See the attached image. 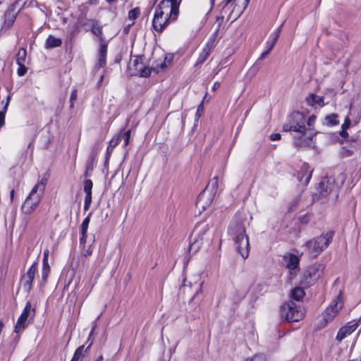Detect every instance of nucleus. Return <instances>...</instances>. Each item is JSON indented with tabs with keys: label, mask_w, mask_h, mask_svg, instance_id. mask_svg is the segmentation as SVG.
Instances as JSON below:
<instances>
[{
	"label": "nucleus",
	"mask_w": 361,
	"mask_h": 361,
	"mask_svg": "<svg viewBox=\"0 0 361 361\" xmlns=\"http://www.w3.org/2000/svg\"><path fill=\"white\" fill-rule=\"evenodd\" d=\"M305 121V117L302 114L294 112L288 118L283 129L286 132L294 131L298 134H302L306 130Z\"/></svg>",
	"instance_id": "39448f33"
},
{
	"label": "nucleus",
	"mask_w": 361,
	"mask_h": 361,
	"mask_svg": "<svg viewBox=\"0 0 361 361\" xmlns=\"http://www.w3.org/2000/svg\"><path fill=\"white\" fill-rule=\"evenodd\" d=\"M96 156L97 154L92 153V155L90 157V160L86 166L85 172L84 173L85 177L90 176L92 174V172L94 169V166L95 164V160H96Z\"/></svg>",
	"instance_id": "b1692460"
},
{
	"label": "nucleus",
	"mask_w": 361,
	"mask_h": 361,
	"mask_svg": "<svg viewBox=\"0 0 361 361\" xmlns=\"http://www.w3.org/2000/svg\"><path fill=\"white\" fill-rule=\"evenodd\" d=\"M312 170L307 163H303L300 171L298 174V179L303 185H307L312 177Z\"/></svg>",
	"instance_id": "2eb2a0df"
},
{
	"label": "nucleus",
	"mask_w": 361,
	"mask_h": 361,
	"mask_svg": "<svg viewBox=\"0 0 361 361\" xmlns=\"http://www.w3.org/2000/svg\"><path fill=\"white\" fill-rule=\"evenodd\" d=\"M220 87V82H215L213 85L212 90L215 91L216 90L219 89Z\"/></svg>",
	"instance_id": "864d4df0"
},
{
	"label": "nucleus",
	"mask_w": 361,
	"mask_h": 361,
	"mask_svg": "<svg viewBox=\"0 0 361 361\" xmlns=\"http://www.w3.org/2000/svg\"><path fill=\"white\" fill-rule=\"evenodd\" d=\"M81 238H80V244L81 245H85V243H86V240H87V233H81Z\"/></svg>",
	"instance_id": "a18cd8bd"
},
{
	"label": "nucleus",
	"mask_w": 361,
	"mask_h": 361,
	"mask_svg": "<svg viewBox=\"0 0 361 361\" xmlns=\"http://www.w3.org/2000/svg\"><path fill=\"white\" fill-rule=\"evenodd\" d=\"M215 37L211 36L200 52L196 62V66L204 63L215 47Z\"/></svg>",
	"instance_id": "f8f14e48"
},
{
	"label": "nucleus",
	"mask_w": 361,
	"mask_h": 361,
	"mask_svg": "<svg viewBox=\"0 0 361 361\" xmlns=\"http://www.w3.org/2000/svg\"><path fill=\"white\" fill-rule=\"evenodd\" d=\"M93 183L90 179H87L84 182V192H85V197H92V189Z\"/></svg>",
	"instance_id": "bb28decb"
},
{
	"label": "nucleus",
	"mask_w": 361,
	"mask_h": 361,
	"mask_svg": "<svg viewBox=\"0 0 361 361\" xmlns=\"http://www.w3.org/2000/svg\"><path fill=\"white\" fill-rule=\"evenodd\" d=\"M49 254V250L46 249L44 251V253H43V259H42V264L43 265L49 264V262H48Z\"/></svg>",
	"instance_id": "a19ab883"
},
{
	"label": "nucleus",
	"mask_w": 361,
	"mask_h": 361,
	"mask_svg": "<svg viewBox=\"0 0 361 361\" xmlns=\"http://www.w3.org/2000/svg\"><path fill=\"white\" fill-rule=\"evenodd\" d=\"M62 40L60 38L55 37L50 35L47 38L44 47L47 49L59 47L61 45Z\"/></svg>",
	"instance_id": "412c9836"
},
{
	"label": "nucleus",
	"mask_w": 361,
	"mask_h": 361,
	"mask_svg": "<svg viewBox=\"0 0 361 361\" xmlns=\"http://www.w3.org/2000/svg\"><path fill=\"white\" fill-rule=\"evenodd\" d=\"M35 314V310L32 308L31 303L27 302L20 315L15 326V332L18 334L21 332L28 324V319H32Z\"/></svg>",
	"instance_id": "1a4fd4ad"
},
{
	"label": "nucleus",
	"mask_w": 361,
	"mask_h": 361,
	"mask_svg": "<svg viewBox=\"0 0 361 361\" xmlns=\"http://www.w3.org/2000/svg\"><path fill=\"white\" fill-rule=\"evenodd\" d=\"M214 0H212V4L214 3Z\"/></svg>",
	"instance_id": "774afa93"
},
{
	"label": "nucleus",
	"mask_w": 361,
	"mask_h": 361,
	"mask_svg": "<svg viewBox=\"0 0 361 361\" xmlns=\"http://www.w3.org/2000/svg\"><path fill=\"white\" fill-rule=\"evenodd\" d=\"M112 149H112L111 147H110L109 146H108V147H107L106 160L109 159V155H110V154H111V152Z\"/></svg>",
	"instance_id": "4d7b16f0"
},
{
	"label": "nucleus",
	"mask_w": 361,
	"mask_h": 361,
	"mask_svg": "<svg viewBox=\"0 0 361 361\" xmlns=\"http://www.w3.org/2000/svg\"><path fill=\"white\" fill-rule=\"evenodd\" d=\"M270 139L271 140H279L281 139V135L279 133L271 134L270 135Z\"/></svg>",
	"instance_id": "49530a36"
},
{
	"label": "nucleus",
	"mask_w": 361,
	"mask_h": 361,
	"mask_svg": "<svg viewBox=\"0 0 361 361\" xmlns=\"http://www.w3.org/2000/svg\"><path fill=\"white\" fill-rule=\"evenodd\" d=\"M92 202V197H85L84 201V209L85 211L88 210L90 208V204Z\"/></svg>",
	"instance_id": "58836bf2"
},
{
	"label": "nucleus",
	"mask_w": 361,
	"mask_h": 361,
	"mask_svg": "<svg viewBox=\"0 0 361 361\" xmlns=\"http://www.w3.org/2000/svg\"><path fill=\"white\" fill-rule=\"evenodd\" d=\"M120 140L123 138L124 140V145L127 146L129 143V140L130 137V130H128L127 131H124L122 130L119 132Z\"/></svg>",
	"instance_id": "c756f323"
},
{
	"label": "nucleus",
	"mask_w": 361,
	"mask_h": 361,
	"mask_svg": "<svg viewBox=\"0 0 361 361\" xmlns=\"http://www.w3.org/2000/svg\"><path fill=\"white\" fill-rule=\"evenodd\" d=\"M207 228V225L204 226L202 228H200V226H197L192 233V235H199L202 231H206Z\"/></svg>",
	"instance_id": "4c0bfd02"
},
{
	"label": "nucleus",
	"mask_w": 361,
	"mask_h": 361,
	"mask_svg": "<svg viewBox=\"0 0 361 361\" xmlns=\"http://www.w3.org/2000/svg\"><path fill=\"white\" fill-rule=\"evenodd\" d=\"M13 195H14V190H11V198L13 199Z\"/></svg>",
	"instance_id": "e2e57ef3"
},
{
	"label": "nucleus",
	"mask_w": 361,
	"mask_h": 361,
	"mask_svg": "<svg viewBox=\"0 0 361 361\" xmlns=\"http://www.w3.org/2000/svg\"><path fill=\"white\" fill-rule=\"evenodd\" d=\"M307 102L309 105L314 106L318 104L320 106L324 105V98L316 94H311L307 98Z\"/></svg>",
	"instance_id": "5701e85b"
},
{
	"label": "nucleus",
	"mask_w": 361,
	"mask_h": 361,
	"mask_svg": "<svg viewBox=\"0 0 361 361\" xmlns=\"http://www.w3.org/2000/svg\"><path fill=\"white\" fill-rule=\"evenodd\" d=\"M338 115L335 114H332L331 115H328L325 117V121L329 126H334L338 123Z\"/></svg>",
	"instance_id": "cd10ccee"
},
{
	"label": "nucleus",
	"mask_w": 361,
	"mask_h": 361,
	"mask_svg": "<svg viewBox=\"0 0 361 361\" xmlns=\"http://www.w3.org/2000/svg\"><path fill=\"white\" fill-rule=\"evenodd\" d=\"M291 295L294 300L299 301L304 297L305 292L302 288L297 287L292 290Z\"/></svg>",
	"instance_id": "a878e982"
},
{
	"label": "nucleus",
	"mask_w": 361,
	"mask_h": 361,
	"mask_svg": "<svg viewBox=\"0 0 361 361\" xmlns=\"http://www.w3.org/2000/svg\"><path fill=\"white\" fill-rule=\"evenodd\" d=\"M84 345H81L77 348L71 361H79V360L83 356L82 351Z\"/></svg>",
	"instance_id": "2f4dec72"
},
{
	"label": "nucleus",
	"mask_w": 361,
	"mask_h": 361,
	"mask_svg": "<svg viewBox=\"0 0 361 361\" xmlns=\"http://www.w3.org/2000/svg\"><path fill=\"white\" fill-rule=\"evenodd\" d=\"M357 327V323H353L352 324L346 325L341 327L336 335V340H338V341H341L346 336L351 334L354 331H355Z\"/></svg>",
	"instance_id": "6ab92c4d"
},
{
	"label": "nucleus",
	"mask_w": 361,
	"mask_h": 361,
	"mask_svg": "<svg viewBox=\"0 0 361 361\" xmlns=\"http://www.w3.org/2000/svg\"><path fill=\"white\" fill-rule=\"evenodd\" d=\"M87 228H88V225L82 223V225H81V233H87Z\"/></svg>",
	"instance_id": "8fccbe9b"
},
{
	"label": "nucleus",
	"mask_w": 361,
	"mask_h": 361,
	"mask_svg": "<svg viewBox=\"0 0 361 361\" xmlns=\"http://www.w3.org/2000/svg\"><path fill=\"white\" fill-rule=\"evenodd\" d=\"M95 361H103V357L102 355L99 356Z\"/></svg>",
	"instance_id": "052dcab7"
},
{
	"label": "nucleus",
	"mask_w": 361,
	"mask_h": 361,
	"mask_svg": "<svg viewBox=\"0 0 361 361\" xmlns=\"http://www.w3.org/2000/svg\"><path fill=\"white\" fill-rule=\"evenodd\" d=\"M50 266L49 264L43 265L42 264V279L44 283H46L47 279L49 277V274L50 273Z\"/></svg>",
	"instance_id": "7c9ffc66"
},
{
	"label": "nucleus",
	"mask_w": 361,
	"mask_h": 361,
	"mask_svg": "<svg viewBox=\"0 0 361 361\" xmlns=\"http://www.w3.org/2000/svg\"><path fill=\"white\" fill-rule=\"evenodd\" d=\"M84 25L87 26L91 32L99 38V43L107 42L104 37L102 27L99 21L94 19H88L84 23Z\"/></svg>",
	"instance_id": "9b49d317"
},
{
	"label": "nucleus",
	"mask_w": 361,
	"mask_h": 361,
	"mask_svg": "<svg viewBox=\"0 0 361 361\" xmlns=\"http://www.w3.org/2000/svg\"><path fill=\"white\" fill-rule=\"evenodd\" d=\"M13 22V20H11L10 24H12Z\"/></svg>",
	"instance_id": "69168bd1"
},
{
	"label": "nucleus",
	"mask_w": 361,
	"mask_h": 361,
	"mask_svg": "<svg viewBox=\"0 0 361 361\" xmlns=\"http://www.w3.org/2000/svg\"><path fill=\"white\" fill-rule=\"evenodd\" d=\"M108 42L99 43L98 49V62L96 65L97 68H104L106 65V54H107Z\"/></svg>",
	"instance_id": "dca6fc26"
},
{
	"label": "nucleus",
	"mask_w": 361,
	"mask_h": 361,
	"mask_svg": "<svg viewBox=\"0 0 361 361\" xmlns=\"http://www.w3.org/2000/svg\"><path fill=\"white\" fill-rule=\"evenodd\" d=\"M140 59L137 56H135L130 62V67L140 73L141 76L147 77L150 75V71L147 68H144L142 63L140 62Z\"/></svg>",
	"instance_id": "aec40b11"
},
{
	"label": "nucleus",
	"mask_w": 361,
	"mask_h": 361,
	"mask_svg": "<svg viewBox=\"0 0 361 361\" xmlns=\"http://www.w3.org/2000/svg\"><path fill=\"white\" fill-rule=\"evenodd\" d=\"M279 312L281 317L288 322L300 321L305 316L304 310L293 301H288L282 305Z\"/></svg>",
	"instance_id": "20e7f679"
},
{
	"label": "nucleus",
	"mask_w": 361,
	"mask_h": 361,
	"mask_svg": "<svg viewBox=\"0 0 361 361\" xmlns=\"http://www.w3.org/2000/svg\"><path fill=\"white\" fill-rule=\"evenodd\" d=\"M343 305V295L342 293L340 292L323 313V319L325 324L331 322L336 316Z\"/></svg>",
	"instance_id": "6e6552de"
},
{
	"label": "nucleus",
	"mask_w": 361,
	"mask_h": 361,
	"mask_svg": "<svg viewBox=\"0 0 361 361\" xmlns=\"http://www.w3.org/2000/svg\"><path fill=\"white\" fill-rule=\"evenodd\" d=\"M94 328H93L91 331V334L94 331Z\"/></svg>",
	"instance_id": "338daca9"
},
{
	"label": "nucleus",
	"mask_w": 361,
	"mask_h": 361,
	"mask_svg": "<svg viewBox=\"0 0 361 361\" xmlns=\"http://www.w3.org/2000/svg\"><path fill=\"white\" fill-rule=\"evenodd\" d=\"M340 135H341V137H344V138H345V137H347L348 136V133L346 132V130H345V129H342V130H341V132H340Z\"/></svg>",
	"instance_id": "3c124183"
},
{
	"label": "nucleus",
	"mask_w": 361,
	"mask_h": 361,
	"mask_svg": "<svg viewBox=\"0 0 361 361\" xmlns=\"http://www.w3.org/2000/svg\"><path fill=\"white\" fill-rule=\"evenodd\" d=\"M27 56L26 49L24 48H21L18 50V52L16 55V63L18 65H22L25 63Z\"/></svg>",
	"instance_id": "393cba45"
},
{
	"label": "nucleus",
	"mask_w": 361,
	"mask_h": 361,
	"mask_svg": "<svg viewBox=\"0 0 361 361\" xmlns=\"http://www.w3.org/2000/svg\"><path fill=\"white\" fill-rule=\"evenodd\" d=\"M6 113V111H4L3 109L0 111V128H1L5 123Z\"/></svg>",
	"instance_id": "ea45409f"
},
{
	"label": "nucleus",
	"mask_w": 361,
	"mask_h": 361,
	"mask_svg": "<svg viewBox=\"0 0 361 361\" xmlns=\"http://www.w3.org/2000/svg\"><path fill=\"white\" fill-rule=\"evenodd\" d=\"M286 267L290 269H295L299 263V259L297 256L290 254L285 257Z\"/></svg>",
	"instance_id": "4be33fe9"
},
{
	"label": "nucleus",
	"mask_w": 361,
	"mask_h": 361,
	"mask_svg": "<svg viewBox=\"0 0 361 361\" xmlns=\"http://www.w3.org/2000/svg\"><path fill=\"white\" fill-rule=\"evenodd\" d=\"M279 37V35H277V34H276V33H274V34L273 35V39H272V40H271V41H272V42H274V43H276V41L278 40Z\"/></svg>",
	"instance_id": "6e6d98bb"
},
{
	"label": "nucleus",
	"mask_w": 361,
	"mask_h": 361,
	"mask_svg": "<svg viewBox=\"0 0 361 361\" xmlns=\"http://www.w3.org/2000/svg\"><path fill=\"white\" fill-rule=\"evenodd\" d=\"M349 361H361V357L360 359H353Z\"/></svg>",
	"instance_id": "0e129e2a"
},
{
	"label": "nucleus",
	"mask_w": 361,
	"mask_h": 361,
	"mask_svg": "<svg viewBox=\"0 0 361 361\" xmlns=\"http://www.w3.org/2000/svg\"><path fill=\"white\" fill-rule=\"evenodd\" d=\"M156 11L171 18L174 21L178 13V5L176 0H161Z\"/></svg>",
	"instance_id": "0eeeda50"
},
{
	"label": "nucleus",
	"mask_w": 361,
	"mask_h": 361,
	"mask_svg": "<svg viewBox=\"0 0 361 361\" xmlns=\"http://www.w3.org/2000/svg\"><path fill=\"white\" fill-rule=\"evenodd\" d=\"M337 187L334 180L329 177L322 178L319 183V192L322 196H326L333 191L336 190Z\"/></svg>",
	"instance_id": "ddd939ff"
},
{
	"label": "nucleus",
	"mask_w": 361,
	"mask_h": 361,
	"mask_svg": "<svg viewBox=\"0 0 361 361\" xmlns=\"http://www.w3.org/2000/svg\"><path fill=\"white\" fill-rule=\"evenodd\" d=\"M315 120H316V116H314V115H312L310 116L309 118H308V120H307V125L309 126H313V124L315 122Z\"/></svg>",
	"instance_id": "c03bdc74"
},
{
	"label": "nucleus",
	"mask_w": 361,
	"mask_h": 361,
	"mask_svg": "<svg viewBox=\"0 0 361 361\" xmlns=\"http://www.w3.org/2000/svg\"><path fill=\"white\" fill-rule=\"evenodd\" d=\"M324 269V266L323 264H314L310 267L308 270V276L310 279L311 282H314L318 280L322 275Z\"/></svg>",
	"instance_id": "f3484780"
},
{
	"label": "nucleus",
	"mask_w": 361,
	"mask_h": 361,
	"mask_svg": "<svg viewBox=\"0 0 361 361\" xmlns=\"http://www.w3.org/2000/svg\"><path fill=\"white\" fill-rule=\"evenodd\" d=\"M92 253V250L91 249V245H83L82 250V255L83 256H90Z\"/></svg>",
	"instance_id": "f704fd0d"
},
{
	"label": "nucleus",
	"mask_w": 361,
	"mask_h": 361,
	"mask_svg": "<svg viewBox=\"0 0 361 361\" xmlns=\"http://www.w3.org/2000/svg\"><path fill=\"white\" fill-rule=\"evenodd\" d=\"M202 245V238L195 239L190 247V252H196Z\"/></svg>",
	"instance_id": "c85d7f7f"
},
{
	"label": "nucleus",
	"mask_w": 361,
	"mask_h": 361,
	"mask_svg": "<svg viewBox=\"0 0 361 361\" xmlns=\"http://www.w3.org/2000/svg\"><path fill=\"white\" fill-rule=\"evenodd\" d=\"M282 26H283V24L281 25L279 28L277 29L276 32H275L276 34L280 35V33H281V28H282Z\"/></svg>",
	"instance_id": "13d9d810"
},
{
	"label": "nucleus",
	"mask_w": 361,
	"mask_h": 361,
	"mask_svg": "<svg viewBox=\"0 0 361 361\" xmlns=\"http://www.w3.org/2000/svg\"><path fill=\"white\" fill-rule=\"evenodd\" d=\"M219 186L218 177L215 176L211 180L206 188V190L203 191L197 197V205L205 209L212 202V197L216 192Z\"/></svg>",
	"instance_id": "423d86ee"
},
{
	"label": "nucleus",
	"mask_w": 361,
	"mask_h": 361,
	"mask_svg": "<svg viewBox=\"0 0 361 361\" xmlns=\"http://www.w3.org/2000/svg\"><path fill=\"white\" fill-rule=\"evenodd\" d=\"M202 286V283H200L199 290L196 292V293L194 295L193 298H195L199 293L202 291L201 286Z\"/></svg>",
	"instance_id": "bf43d9fd"
},
{
	"label": "nucleus",
	"mask_w": 361,
	"mask_h": 361,
	"mask_svg": "<svg viewBox=\"0 0 361 361\" xmlns=\"http://www.w3.org/2000/svg\"><path fill=\"white\" fill-rule=\"evenodd\" d=\"M18 66H19V68L18 70V74L20 76H23V75H24L26 73L27 68L25 66L24 64L18 65Z\"/></svg>",
	"instance_id": "79ce46f5"
},
{
	"label": "nucleus",
	"mask_w": 361,
	"mask_h": 361,
	"mask_svg": "<svg viewBox=\"0 0 361 361\" xmlns=\"http://www.w3.org/2000/svg\"><path fill=\"white\" fill-rule=\"evenodd\" d=\"M334 233L329 231L325 234L310 240L304 245L305 253L310 257H317L325 250L332 240Z\"/></svg>",
	"instance_id": "7ed1b4c3"
},
{
	"label": "nucleus",
	"mask_w": 361,
	"mask_h": 361,
	"mask_svg": "<svg viewBox=\"0 0 361 361\" xmlns=\"http://www.w3.org/2000/svg\"><path fill=\"white\" fill-rule=\"evenodd\" d=\"M47 183V179L42 178L33 187L22 206V211L24 214H30L36 209L42 200Z\"/></svg>",
	"instance_id": "f03ea898"
},
{
	"label": "nucleus",
	"mask_w": 361,
	"mask_h": 361,
	"mask_svg": "<svg viewBox=\"0 0 361 361\" xmlns=\"http://www.w3.org/2000/svg\"><path fill=\"white\" fill-rule=\"evenodd\" d=\"M165 15L159 13L155 11L152 25L156 31L161 32L166 26L169 21H171V18H167Z\"/></svg>",
	"instance_id": "4468645a"
},
{
	"label": "nucleus",
	"mask_w": 361,
	"mask_h": 361,
	"mask_svg": "<svg viewBox=\"0 0 361 361\" xmlns=\"http://www.w3.org/2000/svg\"><path fill=\"white\" fill-rule=\"evenodd\" d=\"M103 79H104V75H102L100 78H99V83H101L102 82Z\"/></svg>",
	"instance_id": "680f3d73"
},
{
	"label": "nucleus",
	"mask_w": 361,
	"mask_h": 361,
	"mask_svg": "<svg viewBox=\"0 0 361 361\" xmlns=\"http://www.w3.org/2000/svg\"><path fill=\"white\" fill-rule=\"evenodd\" d=\"M90 221V216H87V217L83 220L82 223L89 226Z\"/></svg>",
	"instance_id": "5fc2aeb1"
},
{
	"label": "nucleus",
	"mask_w": 361,
	"mask_h": 361,
	"mask_svg": "<svg viewBox=\"0 0 361 361\" xmlns=\"http://www.w3.org/2000/svg\"><path fill=\"white\" fill-rule=\"evenodd\" d=\"M269 52H270V51H269V50H267L266 51L263 52V53L261 54V56H260V57H259V59H260V60L264 59V58H265V57H266V56L269 54Z\"/></svg>",
	"instance_id": "603ef678"
},
{
	"label": "nucleus",
	"mask_w": 361,
	"mask_h": 361,
	"mask_svg": "<svg viewBox=\"0 0 361 361\" xmlns=\"http://www.w3.org/2000/svg\"><path fill=\"white\" fill-rule=\"evenodd\" d=\"M119 142H120V136L118 134L116 137H113L109 141V146L113 149L119 143Z\"/></svg>",
	"instance_id": "c9c22d12"
},
{
	"label": "nucleus",
	"mask_w": 361,
	"mask_h": 361,
	"mask_svg": "<svg viewBox=\"0 0 361 361\" xmlns=\"http://www.w3.org/2000/svg\"><path fill=\"white\" fill-rule=\"evenodd\" d=\"M350 125V120L348 118H346L345 122L342 124L341 128L347 130Z\"/></svg>",
	"instance_id": "37998d69"
},
{
	"label": "nucleus",
	"mask_w": 361,
	"mask_h": 361,
	"mask_svg": "<svg viewBox=\"0 0 361 361\" xmlns=\"http://www.w3.org/2000/svg\"><path fill=\"white\" fill-rule=\"evenodd\" d=\"M228 232L233 237L236 250L243 259L249 255L250 245L248 236L245 234V228L241 222H233L229 227Z\"/></svg>",
	"instance_id": "f257e3e1"
},
{
	"label": "nucleus",
	"mask_w": 361,
	"mask_h": 361,
	"mask_svg": "<svg viewBox=\"0 0 361 361\" xmlns=\"http://www.w3.org/2000/svg\"><path fill=\"white\" fill-rule=\"evenodd\" d=\"M77 97H78L77 90L74 89L71 92V97H70V107L71 109H73L74 107V103L77 99Z\"/></svg>",
	"instance_id": "72a5a7b5"
},
{
	"label": "nucleus",
	"mask_w": 361,
	"mask_h": 361,
	"mask_svg": "<svg viewBox=\"0 0 361 361\" xmlns=\"http://www.w3.org/2000/svg\"><path fill=\"white\" fill-rule=\"evenodd\" d=\"M247 361H265V357L262 354L255 355L253 357L247 360Z\"/></svg>",
	"instance_id": "e433bc0d"
},
{
	"label": "nucleus",
	"mask_w": 361,
	"mask_h": 361,
	"mask_svg": "<svg viewBox=\"0 0 361 361\" xmlns=\"http://www.w3.org/2000/svg\"><path fill=\"white\" fill-rule=\"evenodd\" d=\"M140 13V8L137 7L135 8L128 12V18L133 20L139 16Z\"/></svg>",
	"instance_id": "473e14b6"
},
{
	"label": "nucleus",
	"mask_w": 361,
	"mask_h": 361,
	"mask_svg": "<svg viewBox=\"0 0 361 361\" xmlns=\"http://www.w3.org/2000/svg\"><path fill=\"white\" fill-rule=\"evenodd\" d=\"M276 43H274V42H272V41H267V46L268 47L267 50H269V51H271V49L274 48V45H275Z\"/></svg>",
	"instance_id": "de8ad7c7"
},
{
	"label": "nucleus",
	"mask_w": 361,
	"mask_h": 361,
	"mask_svg": "<svg viewBox=\"0 0 361 361\" xmlns=\"http://www.w3.org/2000/svg\"><path fill=\"white\" fill-rule=\"evenodd\" d=\"M294 144L298 147H308L311 145L312 136L311 135H307L306 130L302 134H298L293 138Z\"/></svg>",
	"instance_id": "a211bd4d"
},
{
	"label": "nucleus",
	"mask_w": 361,
	"mask_h": 361,
	"mask_svg": "<svg viewBox=\"0 0 361 361\" xmlns=\"http://www.w3.org/2000/svg\"><path fill=\"white\" fill-rule=\"evenodd\" d=\"M37 271V264L34 262L31 267L28 269L26 274L22 276V282L23 289L29 293L32 287V282L35 279L36 272Z\"/></svg>",
	"instance_id": "9d476101"
},
{
	"label": "nucleus",
	"mask_w": 361,
	"mask_h": 361,
	"mask_svg": "<svg viewBox=\"0 0 361 361\" xmlns=\"http://www.w3.org/2000/svg\"><path fill=\"white\" fill-rule=\"evenodd\" d=\"M10 100H11V96L10 95H8L7 98H6V102L4 105V106L3 107V110L4 111H7V109H8V104H9V102H10Z\"/></svg>",
	"instance_id": "09e8293b"
}]
</instances>
